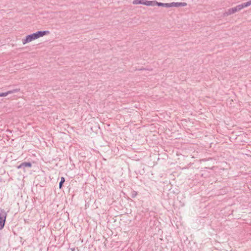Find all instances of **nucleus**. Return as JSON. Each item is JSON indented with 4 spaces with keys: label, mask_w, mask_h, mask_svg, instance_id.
Segmentation results:
<instances>
[{
    "label": "nucleus",
    "mask_w": 251,
    "mask_h": 251,
    "mask_svg": "<svg viewBox=\"0 0 251 251\" xmlns=\"http://www.w3.org/2000/svg\"><path fill=\"white\" fill-rule=\"evenodd\" d=\"M7 214L5 211L0 208V230L4 226Z\"/></svg>",
    "instance_id": "f257e3e1"
},
{
    "label": "nucleus",
    "mask_w": 251,
    "mask_h": 251,
    "mask_svg": "<svg viewBox=\"0 0 251 251\" xmlns=\"http://www.w3.org/2000/svg\"><path fill=\"white\" fill-rule=\"evenodd\" d=\"M241 6L240 4H239L235 7L229 8L224 13L223 15L224 16H228L241 10Z\"/></svg>",
    "instance_id": "f03ea898"
},
{
    "label": "nucleus",
    "mask_w": 251,
    "mask_h": 251,
    "mask_svg": "<svg viewBox=\"0 0 251 251\" xmlns=\"http://www.w3.org/2000/svg\"><path fill=\"white\" fill-rule=\"evenodd\" d=\"M36 39H37L35 33H33L31 34L27 35L25 39H22V43L23 45H25Z\"/></svg>",
    "instance_id": "7ed1b4c3"
},
{
    "label": "nucleus",
    "mask_w": 251,
    "mask_h": 251,
    "mask_svg": "<svg viewBox=\"0 0 251 251\" xmlns=\"http://www.w3.org/2000/svg\"><path fill=\"white\" fill-rule=\"evenodd\" d=\"M49 33L50 31L49 30L38 31L35 33L37 39L43 37L46 35L49 34Z\"/></svg>",
    "instance_id": "20e7f679"
},
{
    "label": "nucleus",
    "mask_w": 251,
    "mask_h": 251,
    "mask_svg": "<svg viewBox=\"0 0 251 251\" xmlns=\"http://www.w3.org/2000/svg\"><path fill=\"white\" fill-rule=\"evenodd\" d=\"M32 167V164L30 162H24L22 163L20 165L17 167L18 169H25V168H31Z\"/></svg>",
    "instance_id": "39448f33"
},
{
    "label": "nucleus",
    "mask_w": 251,
    "mask_h": 251,
    "mask_svg": "<svg viewBox=\"0 0 251 251\" xmlns=\"http://www.w3.org/2000/svg\"><path fill=\"white\" fill-rule=\"evenodd\" d=\"M171 7H179V6H185L187 5L186 2H173L170 3Z\"/></svg>",
    "instance_id": "423d86ee"
},
{
    "label": "nucleus",
    "mask_w": 251,
    "mask_h": 251,
    "mask_svg": "<svg viewBox=\"0 0 251 251\" xmlns=\"http://www.w3.org/2000/svg\"><path fill=\"white\" fill-rule=\"evenodd\" d=\"M163 6L167 8L171 7L170 3H162L156 1L155 6Z\"/></svg>",
    "instance_id": "0eeeda50"
},
{
    "label": "nucleus",
    "mask_w": 251,
    "mask_h": 251,
    "mask_svg": "<svg viewBox=\"0 0 251 251\" xmlns=\"http://www.w3.org/2000/svg\"><path fill=\"white\" fill-rule=\"evenodd\" d=\"M155 0L153 1H149L147 0H144V5L147 6H155Z\"/></svg>",
    "instance_id": "6e6552de"
},
{
    "label": "nucleus",
    "mask_w": 251,
    "mask_h": 251,
    "mask_svg": "<svg viewBox=\"0 0 251 251\" xmlns=\"http://www.w3.org/2000/svg\"><path fill=\"white\" fill-rule=\"evenodd\" d=\"M251 5V0L248 1L246 2H244V3L240 4L242 9L245 7L249 6Z\"/></svg>",
    "instance_id": "1a4fd4ad"
},
{
    "label": "nucleus",
    "mask_w": 251,
    "mask_h": 251,
    "mask_svg": "<svg viewBox=\"0 0 251 251\" xmlns=\"http://www.w3.org/2000/svg\"><path fill=\"white\" fill-rule=\"evenodd\" d=\"M20 89L19 88H16V89H14L8 91L7 92H5V93H7V95H8L9 94H13V93H15L16 92H18L20 91Z\"/></svg>",
    "instance_id": "9d476101"
},
{
    "label": "nucleus",
    "mask_w": 251,
    "mask_h": 251,
    "mask_svg": "<svg viewBox=\"0 0 251 251\" xmlns=\"http://www.w3.org/2000/svg\"><path fill=\"white\" fill-rule=\"evenodd\" d=\"M144 0H134L132 2L133 4H143Z\"/></svg>",
    "instance_id": "9b49d317"
},
{
    "label": "nucleus",
    "mask_w": 251,
    "mask_h": 251,
    "mask_svg": "<svg viewBox=\"0 0 251 251\" xmlns=\"http://www.w3.org/2000/svg\"><path fill=\"white\" fill-rule=\"evenodd\" d=\"M65 178L64 177H61V180L59 183V187L60 189L62 188V185L64 183V182H65Z\"/></svg>",
    "instance_id": "f8f14e48"
},
{
    "label": "nucleus",
    "mask_w": 251,
    "mask_h": 251,
    "mask_svg": "<svg viewBox=\"0 0 251 251\" xmlns=\"http://www.w3.org/2000/svg\"><path fill=\"white\" fill-rule=\"evenodd\" d=\"M7 96V93H0V97H6Z\"/></svg>",
    "instance_id": "ddd939ff"
},
{
    "label": "nucleus",
    "mask_w": 251,
    "mask_h": 251,
    "mask_svg": "<svg viewBox=\"0 0 251 251\" xmlns=\"http://www.w3.org/2000/svg\"><path fill=\"white\" fill-rule=\"evenodd\" d=\"M136 195H137V192H136L134 191V192H133V193L132 194V198L135 197L136 196Z\"/></svg>",
    "instance_id": "4468645a"
},
{
    "label": "nucleus",
    "mask_w": 251,
    "mask_h": 251,
    "mask_svg": "<svg viewBox=\"0 0 251 251\" xmlns=\"http://www.w3.org/2000/svg\"><path fill=\"white\" fill-rule=\"evenodd\" d=\"M70 250L72 251H75V248H72L70 249Z\"/></svg>",
    "instance_id": "2eb2a0df"
}]
</instances>
